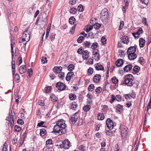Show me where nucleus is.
Segmentation results:
<instances>
[{
	"label": "nucleus",
	"instance_id": "obj_1",
	"mask_svg": "<svg viewBox=\"0 0 151 151\" xmlns=\"http://www.w3.org/2000/svg\"><path fill=\"white\" fill-rule=\"evenodd\" d=\"M66 127L65 121L63 119L58 120L54 127L53 132L58 135L64 134L66 132Z\"/></svg>",
	"mask_w": 151,
	"mask_h": 151
},
{
	"label": "nucleus",
	"instance_id": "obj_2",
	"mask_svg": "<svg viewBox=\"0 0 151 151\" xmlns=\"http://www.w3.org/2000/svg\"><path fill=\"white\" fill-rule=\"evenodd\" d=\"M133 76L131 74L126 75L124 77V80L121 82L122 85L125 84L128 86L131 87L134 84L133 82Z\"/></svg>",
	"mask_w": 151,
	"mask_h": 151
},
{
	"label": "nucleus",
	"instance_id": "obj_3",
	"mask_svg": "<svg viewBox=\"0 0 151 151\" xmlns=\"http://www.w3.org/2000/svg\"><path fill=\"white\" fill-rule=\"evenodd\" d=\"M108 16L107 9H103L101 13V20L103 21L106 20Z\"/></svg>",
	"mask_w": 151,
	"mask_h": 151
},
{
	"label": "nucleus",
	"instance_id": "obj_4",
	"mask_svg": "<svg viewBox=\"0 0 151 151\" xmlns=\"http://www.w3.org/2000/svg\"><path fill=\"white\" fill-rule=\"evenodd\" d=\"M70 142L68 140H65L63 142V144L60 145L61 148H63L64 149H68L70 146H71Z\"/></svg>",
	"mask_w": 151,
	"mask_h": 151
},
{
	"label": "nucleus",
	"instance_id": "obj_5",
	"mask_svg": "<svg viewBox=\"0 0 151 151\" xmlns=\"http://www.w3.org/2000/svg\"><path fill=\"white\" fill-rule=\"evenodd\" d=\"M121 132V135L122 137L125 136L127 134V127L124 125H121L119 128Z\"/></svg>",
	"mask_w": 151,
	"mask_h": 151
},
{
	"label": "nucleus",
	"instance_id": "obj_6",
	"mask_svg": "<svg viewBox=\"0 0 151 151\" xmlns=\"http://www.w3.org/2000/svg\"><path fill=\"white\" fill-rule=\"evenodd\" d=\"M56 87L59 90L63 91L65 89L66 85L63 83L59 82L56 83Z\"/></svg>",
	"mask_w": 151,
	"mask_h": 151
},
{
	"label": "nucleus",
	"instance_id": "obj_7",
	"mask_svg": "<svg viewBox=\"0 0 151 151\" xmlns=\"http://www.w3.org/2000/svg\"><path fill=\"white\" fill-rule=\"evenodd\" d=\"M78 112H76L74 115L70 117V121L73 124H75L77 121L79 117L78 116Z\"/></svg>",
	"mask_w": 151,
	"mask_h": 151
},
{
	"label": "nucleus",
	"instance_id": "obj_8",
	"mask_svg": "<svg viewBox=\"0 0 151 151\" xmlns=\"http://www.w3.org/2000/svg\"><path fill=\"white\" fill-rule=\"evenodd\" d=\"M107 127L109 129H112L114 127V124L112 121L110 119L108 118L106 121Z\"/></svg>",
	"mask_w": 151,
	"mask_h": 151
},
{
	"label": "nucleus",
	"instance_id": "obj_9",
	"mask_svg": "<svg viewBox=\"0 0 151 151\" xmlns=\"http://www.w3.org/2000/svg\"><path fill=\"white\" fill-rule=\"evenodd\" d=\"M93 55L94 56L93 58L95 60L98 61L100 57L99 51L98 50H96L93 51Z\"/></svg>",
	"mask_w": 151,
	"mask_h": 151
},
{
	"label": "nucleus",
	"instance_id": "obj_10",
	"mask_svg": "<svg viewBox=\"0 0 151 151\" xmlns=\"http://www.w3.org/2000/svg\"><path fill=\"white\" fill-rule=\"evenodd\" d=\"M30 32L29 30L27 29L25 30L23 34V37L26 38L27 42L28 41L30 40Z\"/></svg>",
	"mask_w": 151,
	"mask_h": 151
},
{
	"label": "nucleus",
	"instance_id": "obj_11",
	"mask_svg": "<svg viewBox=\"0 0 151 151\" xmlns=\"http://www.w3.org/2000/svg\"><path fill=\"white\" fill-rule=\"evenodd\" d=\"M111 81L112 83L114 84L113 86L114 88H116L118 86V79L115 76H114L112 78Z\"/></svg>",
	"mask_w": 151,
	"mask_h": 151
},
{
	"label": "nucleus",
	"instance_id": "obj_12",
	"mask_svg": "<svg viewBox=\"0 0 151 151\" xmlns=\"http://www.w3.org/2000/svg\"><path fill=\"white\" fill-rule=\"evenodd\" d=\"M136 50V47L135 46H131L129 47L127 52V54L130 53H135Z\"/></svg>",
	"mask_w": 151,
	"mask_h": 151
},
{
	"label": "nucleus",
	"instance_id": "obj_13",
	"mask_svg": "<svg viewBox=\"0 0 151 151\" xmlns=\"http://www.w3.org/2000/svg\"><path fill=\"white\" fill-rule=\"evenodd\" d=\"M14 116V115H13L12 114V115H11V113H9L8 117V121L10 122L11 126L12 128L13 126L14 122L13 117Z\"/></svg>",
	"mask_w": 151,
	"mask_h": 151
},
{
	"label": "nucleus",
	"instance_id": "obj_14",
	"mask_svg": "<svg viewBox=\"0 0 151 151\" xmlns=\"http://www.w3.org/2000/svg\"><path fill=\"white\" fill-rule=\"evenodd\" d=\"M122 42L124 44H128L129 42V38L127 36H122L121 38Z\"/></svg>",
	"mask_w": 151,
	"mask_h": 151
},
{
	"label": "nucleus",
	"instance_id": "obj_15",
	"mask_svg": "<svg viewBox=\"0 0 151 151\" xmlns=\"http://www.w3.org/2000/svg\"><path fill=\"white\" fill-rule=\"evenodd\" d=\"M96 69L97 70H103L104 69V67L99 63H97L94 65Z\"/></svg>",
	"mask_w": 151,
	"mask_h": 151
},
{
	"label": "nucleus",
	"instance_id": "obj_16",
	"mask_svg": "<svg viewBox=\"0 0 151 151\" xmlns=\"http://www.w3.org/2000/svg\"><path fill=\"white\" fill-rule=\"evenodd\" d=\"M89 53L87 50H84L82 53L83 58L84 60H87L89 57Z\"/></svg>",
	"mask_w": 151,
	"mask_h": 151
},
{
	"label": "nucleus",
	"instance_id": "obj_17",
	"mask_svg": "<svg viewBox=\"0 0 151 151\" xmlns=\"http://www.w3.org/2000/svg\"><path fill=\"white\" fill-rule=\"evenodd\" d=\"M26 68L25 65L20 66L19 68V72L21 74H23L26 71Z\"/></svg>",
	"mask_w": 151,
	"mask_h": 151
},
{
	"label": "nucleus",
	"instance_id": "obj_18",
	"mask_svg": "<svg viewBox=\"0 0 151 151\" xmlns=\"http://www.w3.org/2000/svg\"><path fill=\"white\" fill-rule=\"evenodd\" d=\"M53 144L52 141L51 139H47L46 142L45 146L46 148L49 149V147L50 145H52Z\"/></svg>",
	"mask_w": 151,
	"mask_h": 151
},
{
	"label": "nucleus",
	"instance_id": "obj_19",
	"mask_svg": "<svg viewBox=\"0 0 151 151\" xmlns=\"http://www.w3.org/2000/svg\"><path fill=\"white\" fill-rule=\"evenodd\" d=\"M101 78V76L100 74H97L93 78V81L95 83H98L100 80Z\"/></svg>",
	"mask_w": 151,
	"mask_h": 151
},
{
	"label": "nucleus",
	"instance_id": "obj_20",
	"mask_svg": "<svg viewBox=\"0 0 151 151\" xmlns=\"http://www.w3.org/2000/svg\"><path fill=\"white\" fill-rule=\"evenodd\" d=\"M73 74L74 73L73 72L70 71L68 72L66 76V80L67 81H69L71 80L72 76Z\"/></svg>",
	"mask_w": 151,
	"mask_h": 151
},
{
	"label": "nucleus",
	"instance_id": "obj_21",
	"mask_svg": "<svg viewBox=\"0 0 151 151\" xmlns=\"http://www.w3.org/2000/svg\"><path fill=\"white\" fill-rule=\"evenodd\" d=\"M129 59L130 60H134L137 57L135 53H130L127 54Z\"/></svg>",
	"mask_w": 151,
	"mask_h": 151
},
{
	"label": "nucleus",
	"instance_id": "obj_22",
	"mask_svg": "<svg viewBox=\"0 0 151 151\" xmlns=\"http://www.w3.org/2000/svg\"><path fill=\"white\" fill-rule=\"evenodd\" d=\"M139 45L140 47H143L145 46V41L143 39L140 38L139 40Z\"/></svg>",
	"mask_w": 151,
	"mask_h": 151
},
{
	"label": "nucleus",
	"instance_id": "obj_23",
	"mask_svg": "<svg viewBox=\"0 0 151 151\" xmlns=\"http://www.w3.org/2000/svg\"><path fill=\"white\" fill-rule=\"evenodd\" d=\"M123 64V60L121 59L118 60L116 62V65L117 67L122 66Z\"/></svg>",
	"mask_w": 151,
	"mask_h": 151
},
{
	"label": "nucleus",
	"instance_id": "obj_24",
	"mask_svg": "<svg viewBox=\"0 0 151 151\" xmlns=\"http://www.w3.org/2000/svg\"><path fill=\"white\" fill-rule=\"evenodd\" d=\"M132 66L131 64H129L125 66L124 68V70L125 71L127 72L132 69Z\"/></svg>",
	"mask_w": 151,
	"mask_h": 151
},
{
	"label": "nucleus",
	"instance_id": "obj_25",
	"mask_svg": "<svg viewBox=\"0 0 151 151\" xmlns=\"http://www.w3.org/2000/svg\"><path fill=\"white\" fill-rule=\"evenodd\" d=\"M123 109V106L120 104L117 105L116 108V110L120 113H121Z\"/></svg>",
	"mask_w": 151,
	"mask_h": 151
},
{
	"label": "nucleus",
	"instance_id": "obj_26",
	"mask_svg": "<svg viewBox=\"0 0 151 151\" xmlns=\"http://www.w3.org/2000/svg\"><path fill=\"white\" fill-rule=\"evenodd\" d=\"M47 133V132L45 129L42 128L40 129V135L42 137H43L45 136Z\"/></svg>",
	"mask_w": 151,
	"mask_h": 151
},
{
	"label": "nucleus",
	"instance_id": "obj_27",
	"mask_svg": "<svg viewBox=\"0 0 151 151\" xmlns=\"http://www.w3.org/2000/svg\"><path fill=\"white\" fill-rule=\"evenodd\" d=\"M50 98L51 101L53 102L57 101L58 99V98L54 94H51Z\"/></svg>",
	"mask_w": 151,
	"mask_h": 151
},
{
	"label": "nucleus",
	"instance_id": "obj_28",
	"mask_svg": "<svg viewBox=\"0 0 151 151\" xmlns=\"http://www.w3.org/2000/svg\"><path fill=\"white\" fill-rule=\"evenodd\" d=\"M98 119L100 120H103L104 118V115L103 113H99L98 114Z\"/></svg>",
	"mask_w": 151,
	"mask_h": 151
},
{
	"label": "nucleus",
	"instance_id": "obj_29",
	"mask_svg": "<svg viewBox=\"0 0 151 151\" xmlns=\"http://www.w3.org/2000/svg\"><path fill=\"white\" fill-rule=\"evenodd\" d=\"M77 106L76 103L75 101L73 102L71 104V109L73 110H75Z\"/></svg>",
	"mask_w": 151,
	"mask_h": 151
},
{
	"label": "nucleus",
	"instance_id": "obj_30",
	"mask_svg": "<svg viewBox=\"0 0 151 151\" xmlns=\"http://www.w3.org/2000/svg\"><path fill=\"white\" fill-rule=\"evenodd\" d=\"M52 90V87L50 86L45 87L43 91L46 93H49Z\"/></svg>",
	"mask_w": 151,
	"mask_h": 151
},
{
	"label": "nucleus",
	"instance_id": "obj_31",
	"mask_svg": "<svg viewBox=\"0 0 151 151\" xmlns=\"http://www.w3.org/2000/svg\"><path fill=\"white\" fill-rule=\"evenodd\" d=\"M58 77L61 80H63L65 76V73L62 72H60L58 73Z\"/></svg>",
	"mask_w": 151,
	"mask_h": 151
},
{
	"label": "nucleus",
	"instance_id": "obj_32",
	"mask_svg": "<svg viewBox=\"0 0 151 151\" xmlns=\"http://www.w3.org/2000/svg\"><path fill=\"white\" fill-rule=\"evenodd\" d=\"M22 151H34V147L31 146L28 148L23 149Z\"/></svg>",
	"mask_w": 151,
	"mask_h": 151
},
{
	"label": "nucleus",
	"instance_id": "obj_33",
	"mask_svg": "<svg viewBox=\"0 0 151 151\" xmlns=\"http://www.w3.org/2000/svg\"><path fill=\"white\" fill-rule=\"evenodd\" d=\"M75 19L73 17H71L69 20V23L72 24H74L75 22Z\"/></svg>",
	"mask_w": 151,
	"mask_h": 151
},
{
	"label": "nucleus",
	"instance_id": "obj_34",
	"mask_svg": "<svg viewBox=\"0 0 151 151\" xmlns=\"http://www.w3.org/2000/svg\"><path fill=\"white\" fill-rule=\"evenodd\" d=\"M91 44V43L90 42H88L87 41H85L83 42V45H84L85 47L86 48H89Z\"/></svg>",
	"mask_w": 151,
	"mask_h": 151
},
{
	"label": "nucleus",
	"instance_id": "obj_35",
	"mask_svg": "<svg viewBox=\"0 0 151 151\" xmlns=\"http://www.w3.org/2000/svg\"><path fill=\"white\" fill-rule=\"evenodd\" d=\"M98 43L96 42L92 43L91 45V48L93 50H95L98 47Z\"/></svg>",
	"mask_w": 151,
	"mask_h": 151
},
{
	"label": "nucleus",
	"instance_id": "obj_36",
	"mask_svg": "<svg viewBox=\"0 0 151 151\" xmlns=\"http://www.w3.org/2000/svg\"><path fill=\"white\" fill-rule=\"evenodd\" d=\"M33 71L32 69H28L27 73V74L28 78H30L31 76L32 75Z\"/></svg>",
	"mask_w": 151,
	"mask_h": 151
},
{
	"label": "nucleus",
	"instance_id": "obj_37",
	"mask_svg": "<svg viewBox=\"0 0 151 151\" xmlns=\"http://www.w3.org/2000/svg\"><path fill=\"white\" fill-rule=\"evenodd\" d=\"M69 98L70 100H74L76 99V96L74 94L71 93L69 94Z\"/></svg>",
	"mask_w": 151,
	"mask_h": 151
},
{
	"label": "nucleus",
	"instance_id": "obj_38",
	"mask_svg": "<svg viewBox=\"0 0 151 151\" xmlns=\"http://www.w3.org/2000/svg\"><path fill=\"white\" fill-rule=\"evenodd\" d=\"M140 68L139 66H136L134 67L132 70L135 73H136L138 72Z\"/></svg>",
	"mask_w": 151,
	"mask_h": 151
},
{
	"label": "nucleus",
	"instance_id": "obj_39",
	"mask_svg": "<svg viewBox=\"0 0 151 151\" xmlns=\"http://www.w3.org/2000/svg\"><path fill=\"white\" fill-rule=\"evenodd\" d=\"M18 139L16 137H14L12 141V143L15 146H17L18 145Z\"/></svg>",
	"mask_w": 151,
	"mask_h": 151
},
{
	"label": "nucleus",
	"instance_id": "obj_40",
	"mask_svg": "<svg viewBox=\"0 0 151 151\" xmlns=\"http://www.w3.org/2000/svg\"><path fill=\"white\" fill-rule=\"evenodd\" d=\"M74 66L72 64H70L68 67V70L71 72L74 69Z\"/></svg>",
	"mask_w": 151,
	"mask_h": 151
},
{
	"label": "nucleus",
	"instance_id": "obj_41",
	"mask_svg": "<svg viewBox=\"0 0 151 151\" xmlns=\"http://www.w3.org/2000/svg\"><path fill=\"white\" fill-rule=\"evenodd\" d=\"M90 109V106L89 105H86L84 106L83 108V110L87 112L89 111Z\"/></svg>",
	"mask_w": 151,
	"mask_h": 151
},
{
	"label": "nucleus",
	"instance_id": "obj_42",
	"mask_svg": "<svg viewBox=\"0 0 151 151\" xmlns=\"http://www.w3.org/2000/svg\"><path fill=\"white\" fill-rule=\"evenodd\" d=\"M80 12H82L83 11L84 9L83 5L80 4L77 7V9Z\"/></svg>",
	"mask_w": 151,
	"mask_h": 151
},
{
	"label": "nucleus",
	"instance_id": "obj_43",
	"mask_svg": "<svg viewBox=\"0 0 151 151\" xmlns=\"http://www.w3.org/2000/svg\"><path fill=\"white\" fill-rule=\"evenodd\" d=\"M84 40V37L83 36H80L78 39L77 41L78 43H81L82 42V41Z\"/></svg>",
	"mask_w": 151,
	"mask_h": 151
},
{
	"label": "nucleus",
	"instance_id": "obj_44",
	"mask_svg": "<svg viewBox=\"0 0 151 151\" xmlns=\"http://www.w3.org/2000/svg\"><path fill=\"white\" fill-rule=\"evenodd\" d=\"M14 79L15 81H18L19 79V76L18 74L16 73L15 75H13Z\"/></svg>",
	"mask_w": 151,
	"mask_h": 151
},
{
	"label": "nucleus",
	"instance_id": "obj_45",
	"mask_svg": "<svg viewBox=\"0 0 151 151\" xmlns=\"http://www.w3.org/2000/svg\"><path fill=\"white\" fill-rule=\"evenodd\" d=\"M94 86L93 84H91L90 85L88 88V91H93L94 89Z\"/></svg>",
	"mask_w": 151,
	"mask_h": 151
},
{
	"label": "nucleus",
	"instance_id": "obj_46",
	"mask_svg": "<svg viewBox=\"0 0 151 151\" xmlns=\"http://www.w3.org/2000/svg\"><path fill=\"white\" fill-rule=\"evenodd\" d=\"M70 10V12L73 14H75L77 11V9L74 8H71Z\"/></svg>",
	"mask_w": 151,
	"mask_h": 151
},
{
	"label": "nucleus",
	"instance_id": "obj_47",
	"mask_svg": "<svg viewBox=\"0 0 151 151\" xmlns=\"http://www.w3.org/2000/svg\"><path fill=\"white\" fill-rule=\"evenodd\" d=\"M84 51L83 48L81 47L78 49L77 52L79 54H81L83 53Z\"/></svg>",
	"mask_w": 151,
	"mask_h": 151
},
{
	"label": "nucleus",
	"instance_id": "obj_48",
	"mask_svg": "<svg viewBox=\"0 0 151 151\" xmlns=\"http://www.w3.org/2000/svg\"><path fill=\"white\" fill-rule=\"evenodd\" d=\"M142 22L144 25H145L147 26H148V25L147 22L146 18L144 17L142 19Z\"/></svg>",
	"mask_w": 151,
	"mask_h": 151
},
{
	"label": "nucleus",
	"instance_id": "obj_49",
	"mask_svg": "<svg viewBox=\"0 0 151 151\" xmlns=\"http://www.w3.org/2000/svg\"><path fill=\"white\" fill-rule=\"evenodd\" d=\"M15 129L16 131L19 132L21 131L22 129L20 126L16 125L15 126Z\"/></svg>",
	"mask_w": 151,
	"mask_h": 151
},
{
	"label": "nucleus",
	"instance_id": "obj_50",
	"mask_svg": "<svg viewBox=\"0 0 151 151\" xmlns=\"http://www.w3.org/2000/svg\"><path fill=\"white\" fill-rule=\"evenodd\" d=\"M19 43H22L23 42H24L25 41H27V40L26 38L23 37V36L22 37H20L19 40Z\"/></svg>",
	"mask_w": 151,
	"mask_h": 151
},
{
	"label": "nucleus",
	"instance_id": "obj_51",
	"mask_svg": "<svg viewBox=\"0 0 151 151\" xmlns=\"http://www.w3.org/2000/svg\"><path fill=\"white\" fill-rule=\"evenodd\" d=\"M102 89L101 87H97L95 90L96 92L97 93H99L101 92L102 91Z\"/></svg>",
	"mask_w": 151,
	"mask_h": 151
},
{
	"label": "nucleus",
	"instance_id": "obj_52",
	"mask_svg": "<svg viewBox=\"0 0 151 151\" xmlns=\"http://www.w3.org/2000/svg\"><path fill=\"white\" fill-rule=\"evenodd\" d=\"M93 69L91 67H90L88 70V73L89 75H91L93 73Z\"/></svg>",
	"mask_w": 151,
	"mask_h": 151
},
{
	"label": "nucleus",
	"instance_id": "obj_53",
	"mask_svg": "<svg viewBox=\"0 0 151 151\" xmlns=\"http://www.w3.org/2000/svg\"><path fill=\"white\" fill-rule=\"evenodd\" d=\"M42 63L43 64L46 63L47 62V60L46 57H43L41 59Z\"/></svg>",
	"mask_w": 151,
	"mask_h": 151
},
{
	"label": "nucleus",
	"instance_id": "obj_54",
	"mask_svg": "<svg viewBox=\"0 0 151 151\" xmlns=\"http://www.w3.org/2000/svg\"><path fill=\"white\" fill-rule=\"evenodd\" d=\"M101 40L102 44L104 45L106 44V39L105 37H102Z\"/></svg>",
	"mask_w": 151,
	"mask_h": 151
},
{
	"label": "nucleus",
	"instance_id": "obj_55",
	"mask_svg": "<svg viewBox=\"0 0 151 151\" xmlns=\"http://www.w3.org/2000/svg\"><path fill=\"white\" fill-rule=\"evenodd\" d=\"M116 99V97L113 95H111V98L110 100V102L111 104H112L114 102V101Z\"/></svg>",
	"mask_w": 151,
	"mask_h": 151
},
{
	"label": "nucleus",
	"instance_id": "obj_56",
	"mask_svg": "<svg viewBox=\"0 0 151 151\" xmlns=\"http://www.w3.org/2000/svg\"><path fill=\"white\" fill-rule=\"evenodd\" d=\"M56 35V34L55 33H52L50 35V39L52 42H53L55 39V37Z\"/></svg>",
	"mask_w": 151,
	"mask_h": 151
},
{
	"label": "nucleus",
	"instance_id": "obj_57",
	"mask_svg": "<svg viewBox=\"0 0 151 151\" xmlns=\"http://www.w3.org/2000/svg\"><path fill=\"white\" fill-rule=\"evenodd\" d=\"M124 25V22L123 21H121L120 22L119 26V30H121L123 28Z\"/></svg>",
	"mask_w": 151,
	"mask_h": 151
},
{
	"label": "nucleus",
	"instance_id": "obj_58",
	"mask_svg": "<svg viewBox=\"0 0 151 151\" xmlns=\"http://www.w3.org/2000/svg\"><path fill=\"white\" fill-rule=\"evenodd\" d=\"M28 134V132H24L22 136V139L25 140L26 138L27 137V134Z\"/></svg>",
	"mask_w": 151,
	"mask_h": 151
},
{
	"label": "nucleus",
	"instance_id": "obj_59",
	"mask_svg": "<svg viewBox=\"0 0 151 151\" xmlns=\"http://www.w3.org/2000/svg\"><path fill=\"white\" fill-rule=\"evenodd\" d=\"M24 139L22 138H21L20 139L19 143V147H20L23 145V144L24 143Z\"/></svg>",
	"mask_w": 151,
	"mask_h": 151
},
{
	"label": "nucleus",
	"instance_id": "obj_60",
	"mask_svg": "<svg viewBox=\"0 0 151 151\" xmlns=\"http://www.w3.org/2000/svg\"><path fill=\"white\" fill-rule=\"evenodd\" d=\"M17 123L19 124L23 125L24 123L23 120L21 119H19L17 121Z\"/></svg>",
	"mask_w": 151,
	"mask_h": 151
},
{
	"label": "nucleus",
	"instance_id": "obj_61",
	"mask_svg": "<svg viewBox=\"0 0 151 151\" xmlns=\"http://www.w3.org/2000/svg\"><path fill=\"white\" fill-rule=\"evenodd\" d=\"M69 3L72 5H74L76 2V0H70Z\"/></svg>",
	"mask_w": 151,
	"mask_h": 151
},
{
	"label": "nucleus",
	"instance_id": "obj_62",
	"mask_svg": "<svg viewBox=\"0 0 151 151\" xmlns=\"http://www.w3.org/2000/svg\"><path fill=\"white\" fill-rule=\"evenodd\" d=\"M109 129V130H106V133L107 135L110 136L112 134V131Z\"/></svg>",
	"mask_w": 151,
	"mask_h": 151
},
{
	"label": "nucleus",
	"instance_id": "obj_63",
	"mask_svg": "<svg viewBox=\"0 0 151 151\" xmlns=\"http://www.w3.org/2000/svg\"><path fill=\"white\" fill-rule=\"evenodd\" d=\"M101 24L99 23H96L94 25V28L96 29H99L101 27Z\"/></svg>",
	"mask_w": 151,
	"mask_h": 151
},
{
	"label": "nucleus",
	"instance_id": "obj_64",
	"mask_svg": "<svg viewBox=\"0 0 151 151\" xmlns=\"http://www.w3.org/2000/svg\"><path fill=\"white\" fill-rule=\"evenodd\" d=\"M79 148L80 151H84L85 147L83 145H81L79 146Z\"/></svg>",
	"mask_w": 151,
	"mask_h": 151
}]
</instances>
